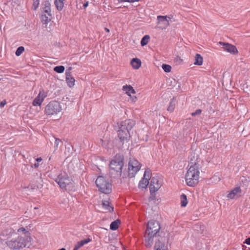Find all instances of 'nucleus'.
<instances>
[{
	"mask_svg": "<svg viewBox=\"0 0 250 250\" xmlns=\"http://www.w3.org/2000/svg\"><path fill=\"white\" fill-rule=\"evenodd\" d=\"M189 164L191 165L186 174L185 179L188 186L194 187L199 182L200 165L191 161Z\"/></svg>",
	"mask_w": 250,
	"mask_h": 250,
	"instance_id": "1",
	"label": "nucleus"
},
{
	"mask_svg": "<svg viewBox=\"0 0 250 250\" xmlns=\"http://www.w3.org/2000/svg\"><path fill=\"white\" fill-rule=\"evenodd\" d=\"M55 181L63 191L70 192L74 191L75 190L74 181L65 172H61L59 174Z\"/></svg>",
	"mask_w": 250,
	"mask_h": 250,
	"instance_id": "2",
	"label": "nucleus"
},
{
	"mask_svg": "<svg viewBox=\"0 0 250 250\" xmlns=\"http://www.w3.org/2000/svg\"><path fill=\"white\" fill-rule=\"evenodd\" d=\"M124 166V157L123 155L117 154L110 162V173L113 174L115 172L116 176H121Z\"/></svg>",
	"mask_w": 250,
	"mask_h": 250,
	"instance_id": "3",
	"label": "nucleus"
},
{
	"mask_svg": "<svg viewBox=\"0 0 250 250\" xmlns=\"http://www.w3.org/2000/svg\"><path fill=\"white\" fill-rule=\"evenodd\" d=\"M95 184L98 190L105 194H109L112 191V184L108 179L103 176H99L97 178Z\"/></svg>",
	"mask_w": 250,
	"mask_h": 250,
	"instance_id": "4",
	"label": "nucleus"
},
{
	"mask_svg": "<svg viewBox=\"0 0 250 250\" xmlns=\"http://www.w3.org/2000/svg\"><path fill=\"white\" fill-rule=\"evenodd\" d=\"M6 244L10 249L19 250L26 247V240L23 237L18 236L7 241Z\"/></svg>",
	"mask_w": 250,
	"mask_h": 250,
	"instance_id": "5",
	"label": "nucleus"
},
{
	"mask_svg": "<svg viewBox=\"0 0 250 250\" xmlns=\"http://www.w3.org/2000/svg\"><path fill=\"white\" fill-rule=\"evenodd\" d=\"M62 110L60 103L56 101H52L45 106V113L47 115L56 114Z\"/></svg>",
	"mask_w": 250,
	"mask_h": 250,
	"instance_id": "6",
	"label": "nucleus"
},
{
	"mask_svg": "<svg viewBox=\"0 0 250 250\" xmlns=\"http://www.w3.org/2000/svg\"><path fill=\"white\" fill-rule=\"evenodd\" d=\"M160 229V225L158 221L155 220H151L147 223L146 233L156 236L157 233L159 232Z\"/></svg>",
	"mask_w": 250,
	"mask_h": 250,
	"instance_id": "7",
	"label": "nucleus"
},
{
	"mask_svg": "<svg viewBox=\"0 0 250 250\" xmlns=\"http://www.w3.org/2000/svg\"><path fill=\"white\" fill-rule=\"evenodd\" d=\"M162 186V181L159 176L152 177L150 179L149 186L150 193L152 196Z\"/></svg>",
	"mask_w": 250,
	"mask_h": 250,
	"instance_id": "8",
	"label": "nucleus"
},
{
	"mask_svg": "<svg viewBox=\"0 0 250 250\" xmlns=\"http://www.w3.org/2000/svg\"><path fill=\"white\" fill-rule=\"evenodd\" d=\"M135 121L131 119L125 120L121 123L119 127L122 129L127 130L130 132L133 126L135 125Z\"/></svg>",
	"mask_w": 250,
	"mask_h": 250,
	"instance_id": "9",
	"label": "nucleus"
},
{
	"mask_svg": "<svg viewBox=\"0 0 250 250\" xmlns=\"http://www.w3.org/2000/svg\"><path fill=\"white\" fill-rule=\"evenodd\" d=\"M219 43L223 45V48L225 51L232 54H236L238 53V50L235 46L227 42H219Z\"/></svg>",
	"mask_w": 250,
	"mask_h": 250,
	"instance_id": "10",
	"label": "nucleus"
},
{
	"mask_svg": "<svg viewBox=\"0 0 250 250\" xmlns=\"http://www.w3.org/2000/svg\"><path fill=\"white\" fill-rule=\"evenodd\" d=\"M118 137L120 141L124 142L125 141H127L129 140L130 138V132L125 129H122L119 127V129L118 131Z\"/></svg>",
	"mask_w": 250,
	"mask_h": 250,
	"instance_id": "11",
	"label": "nucleus"
},
{
	"mask_svg": "<svg viewBox=\"0 0 250 250\" xmlns=\"http://www.w3.org/2000/svg\"><path fill=\"white\" fill-rule=\"evenodd\" d=\"M242 191V189L240 188V187L236 186V187L233 188L227 195V197L232 199L234 198L236 196L240 197L241 195Z\"/></svg>",
	"mask_w": 250,
	"mask_h": 250,
	"instance_id": "12",
	"label": "nucleus"
},
{
	"mask_svg": "<svg viewBox=\"0 0 250 250\" xmlns=\"http://www.w3.org/2000/svg\"><path fill=\"white\" fill-rule=\"evenodd\" d=\"M46 97V95L43 92L40 91L38 95L33 100L32 104L34 106L41 105L44 99Z\"/></svg>",
	"mask_w": 250,
	"mask_h": 250,
	"instance_id": "13",
	"label": "nucleus"
},
{
	"mask_svg": "<svg viewBox=\"0 0 250 250\" xmlns=\"http://www.w3.org/2000/svg\"><path fill=\"white\" fill-rule=\"evenodd\" d=\"M249 182L250 180L246 177L242 176L236 186L240 187V188L242 189V190H246L249 185Z\"/></svg>",
	"mask_w": 250,
	"mask_h": 250,
	"instance_id": "14",
	"label": "nucleus"
},
{
	"mask_svg": "<svg viewBox=\"0 0 250 250\" xmlns=\"http://www.w3.org/2000/svg\"><path fill=\"white\" fill-rule=\"evenodd\" d=\"M140 170V167L137 166H133L128 165V177L130 178L134 177L137 172Z\"/></svg>",
	"mask_w": 250,
	"mask_h": 250,
	"instance_id": "15",
	"label": "nucleus"
},
{
	"mask_svg": "<svg viewBox=\"0 0 250 250\" xmlns=\"http://www.w3.org/2000/svg\"><path fill=\"white\" fill-rule=\"evenodd\" d=\"M155 235H149L148 233L145 234V245L147 248H150L152 247L153 243V237Z\"/></svg>",
	"mask_w": 250,
	"mask_h": 250,
	"instance_id": "16",
	"label": "nucleus"
},
{
	"mask_svg": "<svg viewBox=\"0 0 250 250\" xmlns=\"http://www.w3.org/2000/svg\"><path fill=\"white\" fill-rule=\"evenodd\" d=\"M158 24H162L164 28L169 25V21L167 19V16H157Z\"/></svg>",
	"mask_w": 250,
	"mask_h": 250,
	"instance_id": "17",
	"label": "nucleus"
},
{
	"mask_svg": "<svg viewBox=\"0 0 250 250\" xmlns=\"http://www.w3.org/2000/svg\"><path fill=\"white\" fill-rule=\"evenodd\" d=\"M148 184L149 180L148 178H142L139 183L138 188L140 189H146L148 185Z\"/></svg>",
	"mask_w": 250,
	"mask_h": 250,
	"instance_id": "18",
	"label": "nucleus"
},
{
	"mask_svg": "<svg viewBox=\"0 0 250 250\" xmlns=\"http://www.w3.org/2000/svg\"><path fill=\"white\" fill-rule=\"evenodd\" d=\"M102 205L105 210L109 212H112L114 211V207L110 205L109 202L108 201H102Z\"/></svg>",
	"mask_w": 250,
	"mask_h": 250,
	"instance_id": "19",
	"label": "nucleus"
},
{
	"mask_svg": "<svg viewBox=\"0 0 250 250\" xmlns=\"http://www.w3.org/2000/svg\"><path fill=\"white\" fill-rule=\"evenodd\" d=\"M176 98L173 97L170 100L169 105L167 107V110L171 113L173 112L176 105Z\"/></svg>",
	"mask_w": 250,
	"mask_h": 250,
	"instance_id": "20",
	"label": "nucleus"
},
{
	"mask_svg": "<svg viewBox=\"0 0 250 250\" xmlns=\"http://www.w3.org/2000/svg\"><path fill=\"white\" fill-rule=\"evenodd\" d=\"M132 67L135 69H138L141 65V61L137 58H133L130 62Z\"/></svg>",
	"mask_w": 250,
	"mask_h": 250,
	"instance_id": "21",
	"label": "nucleus"
},
{
	"mask_svg": "<svg viewBox=\"0 0 250 250\" xmlns=\"http://www.w3.org/2000/svg\"><path fill=\"white\" fill-rule=\"evenodd\" d=\"M65 0H55L54 4L57 9L61 11L62 10L64 7V1Z\"/></svg>",
	"mask_w": 250,
	"mask_h": 250,
	"instance_id": "22",
	"label": "nucleus"
},
{
	"mask_svg": "<svg viewBox=\"0 0 250 250\" xmlns=\"http://www.w3.org/2000/svg\"><path fill=\"white\" fill-rule=\"evenodd\" d=\"M66 77V82L67 84V85L69 87H72L75 84V79L71 75H69V76H66L65 75Z\"/></svg>",
	"mask_w": 250,
	"mask_h": 250,
	"instance_id": "23",
	"label": "nucleus"
},
{
	"mask_svg": "<svg viewBox=\"0 0 250 250\" xmlns=\"http://www.w3.org/2000/svg\"><path fill=\"white\" fill-rule=\"evenodd\" d=\"M123 89L124 91H126V93L127 95L130 96V93L134 94L136 93L135 90L133 89V87L130 85H124L123 87Z\"/></svg>",
	"mask_w": 250,
	"mask_h": 250,
	"instance_id": "24",
	"label": "nucleus"
},
{
	"mask_svg": "<svg viewBox=\"0 0 250 250\" xmlns=\"http://www.w3.org/2000/svg\"><path fill=\"white\" fill-rule=\"evenodd\" d=\"M121 223V221L119 219H117L112 222L110 225V229L112 230H116L119 228V225Z\"/></svg>",
	"mask_w": 250,
	"mask_h": 250,
	"instance_id": "25",
	"label": "nucleus"
},
{
	"mask_svg": "<svg viewBox=\"0 0 250 250\" xmlns=\"http://www.w3.org/2000/svg\"><path fill=\"white\" fill-rule=\"evenodd\" d=\"M165 243L162 242L160 240L156 241L154 249L155 250H164Z\"/></svg>",
	"mask_w": 250,
	"mask_h": 250,
	"instance_id": "26",
	"label": "nucleus"
},
{
	"mask_svg": "<svg viewBox=\"0 0 250 250\" xmlns=\"http://www.w3.org/2000/svg\"><path fill=\"white\" fill-rule=\"evenodd\" d=\"M203 57L199 54H196L195 57L194 64L197 65H201L203 63Z\"/></svg>",
	"mask_w": 250,
	"mask_h": 250,
	"instance_id": "27",
	"label": "nucleus"
},
{
	"mask_svg": "<svg viewBox=\"0 0 250 250\" xmlns=\"http://www.w3.org/2000/svg\"><path fill=\"white\" fill-rule=\"evenodd\" d=\"M180 200H181V206L182 207H185L188 203V199H187V196L186 194H182L181 196H180Z\"/></svg>",
	"mask_w": 250,
	"mask_h": 250,
	"instance_id": "28",
	"label": "nucleus"
},
{
	"mask_svg": "<svg viewBox=\"0 0 250 250\" xmlns=\"http://www.w3.org/2000/svg\"><path fill=\"white\" fill-rule=\"evenodd\" d=\"M53 0H45L42 4V9H51V2Z\"/></svg>",
	"mask_w": 250,
	"mask_h": 250,
	"instance_id": "29",
	"label": "nucleus"
},
{
	"mask_svg": "<svg viewBox=\"0 0 250 250\" xmlns=\"http://www.w3.org/2000/svg\"><path fill=\"white\" fill-rule=\"evenodd\" d=\"M42 22L43 24H46L51 21L52 17L46 15V14H42L41 16Z\"/></svg>",
	"mask_w": 250,
	"mask_h": 250,
	"instance_id": "30",
	"label": "nucleus"
},
{
	"mask_svg": "<svg viewBox=\"0 0 250 250\" xmlns=\"http://www.w3.org/2000/svg\"><path fill=\"white\" fill-rule=\"evenodd\" d=\"M150 39V37L149 35H146L144 36L141 41V44L142 46H144L146 45L148 43L149 40Z\"/></svg>",
	"mask_w": 250,
	"mask_h": 250,
	"instance_id": "31",
	"label": "nucleus"
},
{
	"mask_svg": "<svg viewBox=\"0 0 250 250\" xmlns=\"http://www.w3.org/2000/svg\"><path fill=\"white\" fill-rule=\"evenodd\" d=\"M53 70L57 73H62L64 72L65 67L62 65L56 66L54 68Z\"/></svg>",
	"mask_w": 250,
	"mask_h": 250,
	"instance_id": "32",
	"label": "nucleus"
},
{
	"mask_svg": "<svg viewBox=\"0 0 250 250\" xmlns=\"http://www.w3.org/2000/svg\"><path fill=\"white\" fill-rule=\"evenodd\" d=\"M24 51V47L23 46H20L17 49L15 54L17 56H20Z\"/></svg>",
	"mask_w": 250,
	"mask_h": 250,
	"instance_id": "33",
	"label": "nucleus"
},
{
	"mask_svg": "<svg viewBox=\"0 0 250 250\" xmlns=\"http://www.w3.org/2000/svg\"><path fill=\"white\" fill-rule=\"evenodd\" d=\"M151 175V170L149 169V168H147V169H146V170L145 171L143 178H148V180H149V179H151V178L150 176Z\"/></svg>",
	"mask_w": 250,
	"mask_h": 250,
	"instance_id": "34",
	"label": "nucleus"
},
{
	"mask_svg": "<svg viewBox=\"0 0 250 250\" xmlns=\"http://www.w3.org/2000/svg\"><path fill=\"white\" fill-rule=\"evenodd\" d=\"M162 67L164 71L166 72H170L171 70V67L170 65L167 64H163Z\"/></svg>",
	"mask_w": 250,
	"mask_h": 250,
	"instance_id": "35",
	"label": "nucleus"
},
{
	"mask_svg": "<svg viewBox=\"0 0 250 250\" xmlns=\"http://www.w3.org/2000/svg\"><path fill=\"white\" fill-rule=\"evenodd\" d=\"M128 165H132L133 166H137V167L141 168L140 163L136 160H130L129 162Z\"/></svg>",
	"mask_w": 250,
	"mask_h": 250,
	"instance_id": "36",
	"label": "nucleus"
},
{
	"mask_svg": "<svg viewBox=\"0 0 250 250\" xmlns=\"http://www.w3.org/2000/svg\"><path fill=\"white\" fill-rule=\"evenodd\" d=\"M18 231L19 232H22L25 234L26 237H28L30 235V233L29 231H27L23 227L20 228L18 229Z\"/></svg>",
	"mask_w": 250,
	"mask_h": 250,
	"instance_id": "37",
	"label": "nucleus"
},
{
	"mask_svg": "<svg viewBox=\"0 0 250 250\" xmlns=\"http://www.w3.org/2000/svg\"><path fill=\"white\" fill-rule=\"evenodd\" d=\"M39 0H33L32 9L34 10H36L39 7Z\"/></svg>",
	"mask_w": 250,
	"mask_h": 250,
	"instance_id": "38",
	"label": "nucleus"
},
{
	"mask_svg": "<svg viewBox=\"0 0 250 250\" xmlns=\"http://www.w3.org/2000/svg\"><path fill=\"white\" fill-rule=\"evenodd\" d=\"M42 14H46V15L49 16L50 17L52 16L51 9H42Z\"/></svg>",
	"mask_w": 250,
	"mask_h": 250,
	"instance_id": "39",
	"label": "nucleus"
},
{
	"mask_svg": "<svg viewBox=\"0 0 250 250\" xmlns=\"http://www.w3.org/2000/svg\"><path fill=\"white\" fill-rule=\"evenodd\" d=\"M202 113V110L200 109H197L195 112L191 113V116L195 117L197 115H200Z\"/></svg>",
	"mask_w": 250,
	"mask_h": 250,
	"instance_id": "40",
	"label": "nucleus"
},
{
	"mask_svg": "<svg viewBox=\"0 0 250 250\" xmlns=\"http://www.w3.org/2000/svg\"><path fill=\"white\" fill-rule=\"evenodd\" d=\"M55 144H54V148H55V150H57L58 147V145H59V144L60 142H61V140L58 139V138H55Z\"/></svg>",
	"mask_w": 250,
	"mask_h": 250,
	"instance_id": "41",
	"label": "nucleus"
},
{
	"mask_svg": "<svg viewBox=\"0 0 250 250\" xmlns=\"http://www.w3.org/2000/svg\"><path fill=\"white\" fill-rule=\"evenodd\" d=\"M82 243V244L83 245V246L85 244H87L88 243L90 242V241H91V239L89 238H87L86 239H84L83 240H82L81 241H80Z\"/></svg>",
	"mask_w": 250,
	"mask_h": 250,
	"instance_id": "42",
	"label": "nucleus"
},
{
	"mask_svg": "<svg viewBox=\"0 0 250 250\" xmlns=\"http://www.w3.org/2000/svg\"><path fill=\"white\" fill-rule=\"evenodd\" d=\"M72 70L71 67H69L67 68L65 71V75L66 76H69V75H71V72L70 71Z\"/></svg>",
	"mask_w": 250,
	"mask_h": 250,
	"instance_id": "43",
	"label": "nucleus"
},
{
	"mask_svg": "<svg viewBox=\"0 0 250 250\" xmlns=\"http://www.w3.org/2000/svg\"><path fill=\"white\" fill-rule=\"evenodd\" d=\"M140 0H120V2H134L135 1H139Z\"/></svg>",
	"mask_w": 250,
	"mask_h": 250,
	"instance_id": "44",
	"label": "nucleus"
},
{
	"mask_svg": "<svg viewBox=\"0 0 250 250\" xmlns=\"http://www.w3.org/2000/svg\"><path fill=\"white\" fill-rule=\"evenodd\" d=\"M76 247H77L78 249H80L81 247L83 246V245L82 244L81 241H79L77 243V244L75 245Z\"/></svg>",
	"mask_w": 250,
	"mask_h": 250,
	"instance_id": "45",
	"label": "nucleus"
},
{
	"mask_svg": "<svg viewBox=\"0 0 250 250\" xmlns=\"http://www.w3.org/2000/svg\"><path fill=\"white\" fill-rule=\"evenodd\" d=\"M244 243L246 244L247 245H250V237L248 238H246L245 240Z\"/></svg>",
	"mask_w": 250,
	"mask_h": 250,
	"instance_id": "46",
	"label": "nucleus"
},
{
	"mask_svg": "<svg viewBox=\"0 0 250 250\" xmlns=\"http://www.w3.org/2000/svg\"><path fill=\"white\" fill-rule=\"evenodd\" d=\"M6 104V102L5 101H2L0 103V106L3 107L5 104Z\"/></svg>",
	"mask_w": 250,
	"mask_h": 250,
	"instance_id": "47",
	"label": "nucleus"
},
{
	"mask_svg": "<svg viewBox=\"0 0 250 250\" xmlns=\"http://www.w3.org/2000/svg\"><path fill=\"white\" fill-rule=\"evenodd\" d=\"M155 197V193L154 194L153 193V195L152 196L151 194H150V196L149 197V200H153L154 198Z\"/></svg>",
	"mask_w": 250,
	"mask_h": 250,
	"instance_id": "48",
	"label": "nucleus"
},
{
	"mask_svg": "<svg viewBox=\"0 0 250 250\" xmlns=\"http://www.w3.org/2000/svg\"><path fill=\"white\" fill-rule=\"evenodd\" d=\"M88 5V1H86V2H85L84 3H83V6L84 8H85L86 7H87Z\"/></svg>",
	"mask_w": 250,
	"mask_h": 250,
	"instance_id": "49",
	"label": "nucleus"
},
{
	"mask_svg": "<svg viewBox=\"0 0 250 250\" xmlns=\"http://www.w3.org/2000/svg\"><path fill=\"white\" fill-rule=\"evenodd\" d=\"M140 139L141 140H145L146 141L147 140V136L146 135V136H145V138H140Z\"/></svg>",
	"mask_w": 250,
	"mask_h": 250,
	"instance_id": "50",
	"label": "nucleus"
},
{
	"mask_svg": "<svg viewBox=\"0 0 250 250\" xmlns=\"http://www.w3.org/2000/svg\"><path fill=\"white\" fill-rule=\"evenodd\" d=\"M42 160V159L41 158V157H40V158H38L37 159H36V161L37 162H40Z\"/></svg>",
	"mask_w": 250,
	"mask_h": 250,
	"instance_id": "51",
	"label": "nucleus"
},
{
	"mask_svg": "<svg viewBox=\"0 0 250 250\" xmlns=\"http://www.w3.org/2000/svg\"><path fill=\"white\" fill-rule=\"evenodd\" d=\"M39 164H38V163H35L34 164V167H36V168L38 167H39Z\"/></svg>",
	"mask_w": 250,
	"mask_h": 250,
	"instance_id": "52",
	"label": "nucleus"
},
{
	"mask_svg": "<svg viewBox=\"0 0 250 250\" xmlns=\"http://www.w3.org/2000/svg\"><path fill=\"white\" fill-rule=\"evenodd\" d=\"M105 30L107 32H109V29L107 28H104Z\"/></svg>",
	"mask_w": 250,
	"mask_h": 250,
	"instance_id": "53",
	"label": "nucleus"
},
{
	"mask_svg": "<svg viewBox=\"0 0 250 250\" xmlns=\"http://www.w3.org/2000/svg\"><path fill=\"white\" fill-rule=\"evenodd\" d=\"M79 250V249L75 246L74 248L73 249V250Z\"/></svg>",
	"mask_w": 250,
	"mask_h": 250,
	"instance_id": "54",
	"label": "nucleus"
},
{
	"mask_svg": "<svg viewBox=\"0 0 250 250\" xmlns=\"http://www.w3.org/2000/svg\"><path fill=\"white\" fill-rule=\"evenodd\" d=\"M79 250V249L75 246L74 248L73 249V250Z\"/></svg>",
	"mask_w": 250,
	"mask_h": 250,
	"instance_id": "55",
	"label": "nucleus"
},
{
	"mask_svg": "<svg viewBox=\"0 0 250 250\" xmlns=\"http://www.w3.org/2000/svg\"><path fill=\"white\" fill-rule=\"evenodd\" d=\"M58 250H66V249L65 248H61V249H59Z\"/></svg>",
	"mask_w": 250,
	"mask_h": 250,
	"instance_id": "56",
	"label": "nucleus"
},
{
	"mask_svg": "<svg viewBox=\"0 0 250 250\" xmlns=\"http://www.w3.org/2000/svg\"><path fill=\"white\" fill-rule=\"evenodd\" d=\"M243 247H244V246H243ZM246 248H247V247L245 246V250H250V248H249V249H248V250H246Z\"/></svg>",
	"mask_w": 250,
	"mask_h": 250,
	"instance_id": "57",
	"label": "nucleus"
},
{
	"mask_svg": "<svg viewBox=\"0 0 250 250\" xmlns=\"http://www.w3.org/2000/svg\"><path fill=\"white\" fill-rule=\"evenodd\" d=\"M217 176H213V177H212V178H213V179H217Z\"/></svg>",
	"mask_w": 250,
	"mask_h": 250,
	"instance_id": "58",
	"label": "nucleus"
},
{
	"mask_svg": "<svg viewBox=\"0 0 250 250\" xmlns=\"http://www.w3.org/2000/svg\"><path fill=\"white\" fill-rule=\"evenodd\" d=\"M38 208H37V207H35V208H34V209H38Z\"/></svg>",
	"mask_w": 250,
	"mask_h": 250,
	"instance_id": "59",
	"label": "nucleus"
},
{
	"mask_svg": "<svg viewBox=\"0 0 250 250\" xmlns=\"http://www.w3.org/2000/svg\"><path fill=\"white\" fill-rule=\"evenodd\" d=\"M1 80V79L0 78V81Z\"/></svg>",
	"mask_w": 250,
	"mask_h": 250,
	"instance_id": "60",
	"label": "nucleus"
}]
</instances>
